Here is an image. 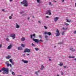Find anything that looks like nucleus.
<instances>
[{"mask_svg":"<svg viewBox=\"0 0 76 76\" xmlns=\"http://www.w3.org/2000/svg\"><path fill=\"white\" fill-rule=\"evenodd\" d=\"M21 4H24L23 6L24 7H27L28 6V3L26 0H24L22 2H21Z\"/></svg>","mask_w":76,"mask_h":76,"instance_id":"obj_1","label":"nucleus"},{"mask_svg":"<svg viewBox=\"0 0 76 76\" xmlns=\"http://www.w3.org/2000/svg\"><path fill=\"white\" fill-rule=\"evenodd\" d=\"M2 70L4 71L3 72V74H5V73H6V74H8V73H9V69L8 68H6L4 67H3L2 69Z\"/></svg>","mask_w":76,"mask_h":76,"instance_id":"obj_2","label":"nucleus"},{"mask_svg":"<svg viewBox=\"0 0 76 76\" xmlns=\"http://www.w3.org/2000/svg\"><path fill=\"white\" fill-rule=\"evenodd\" d=\"M56 37H58V36H59V35H60V31H59V30H58V29H56Z\"/></svg>","mask_w":76,"mask_h":76,"instance_id":"obj_3","label":"nucleus"},{"mask_svg":"<svg viewBox=\"0 0 76 76\" xmlns=\"http://www.w3.org/2000/svg\"><path fill=\"white\" fill-rule=\"evenodd\" d=\"M31 53V49L26 48L25 49L23 53Z\"/></svg>","mask_w":76,"mask_h":76,"instance_id":"obj_4","label":"nucleus"},{"mask_svg":"<svg viewBox=\"0 0 76 76\" xmlns=\"http://www.w3.org/2000/svg\"><path fill=\"white\" fill-rule=\"evenodd\" d=\"M16 36V35L15 34H11L10 35V37H12V38L13 39H15V37Z\"/></svg>","mask_w":76,"mask_h":76,"instance_id":"obj_5","label":"nucleus"},{"mask_svg":"<svg viewBox=\"0 0 76 76\" xmlns=\"http://www.w3.org/2000/svg\"><path fill=\"white\" fill-rule=\"evenodd\" d=\"M46 14L49 15H51V10H49L47 11Z\"/></svg>","mask_w":76,"mask_h":76,"instance_id":"obj_6","label":"nucleus"},{"mask_svg":"<svg viewBox=\"0 0 76 76\" xmlns=\"http://www.w3.org/2000/svg\"><path fill=\"white\" fill-rule=\"evenodd\" d=\"M32 39L33 41H35V42H39V40H38L37 39L33 38Z\"/></svg>","mask_w":76,"mask_h":76,"instance_id":"obj_7","label":"nucleus"},{"mask_svg":"<svg viewBox=\"0 0 76 76\" xmlns=\"http://www.w3.org/2000/svg\"><path fill=\"white\" fill-rule=\"evenodd\" d=\"M59 18L58 17H56L54 18V20L55 22H56V21H57V20Z\"/></svg>","mask_w":76,"mask_h":76,"instance_id":"obj_8","label":"nucleus"},{"mask_svg":"<svg viewBox=\"0 0 76 76\" xmlns=\"http://www.w3.org/2000/svg\"><path fill=\"white\" fill-rule=\"evenodd\" d=\"M35 34H34L33 35L32 34H31V38H32V37L33 36V37H34V38H35Z\"/></svg>","mask_w":76,"mask_h":76,"instance_id":"obj_9","label":"nucleus"},{"mask_svg":"<svg viewBox=\"0 0 76 76\" xmlns=\"http://www.w3.org/2000/svg\"><path fill=\"white\" fill-rule=\"evenodd\" d=\"M12 47V45H10L9 46H8L7 49L8 50H9L10 49V48H11Z\"/></svg>","mask_w":76,"mask_h":76,"instance_id":"obj_10","label":"nucleus"},{"mask_svg":"<svg viewBox=\"0 0 76 76\" xmlns=\"http://www.w3.org/2000/svg\"><path fill=\"white\" fill-rule=\"evenodd\" d=\"M22 61H23L24 63H28V61L24 60H22Z\"/></svg>","mask_w":76,"mask_h":76,"instance_id":"obj_11","label":"nucleus"},{"mask_svg":"<svg viewBox=\"0 0 76 76\" xmlns=\"http://www.w3.org/2000/svg\"><path fill=\"white\" fill-rule=\"evenodd\" d=\"M10 58H11V56L9 55H8L6 57V58H7V59H9Z\"/></svg>","mask_w":76,"mask_h":76,"instance_id":"obj_12","label":"nucleus"},{"mask_svg":"<svg viewBox=\"0 0 76 76\" xmlns=\"http://www.w3.org/2000/svg\"><path fill=\"white\" fill-rule=\"evenodd\" d=\"M58 66H62L63 65V62H60L59 64H58Z\"/></svg>","mask_w":76,"mask_h":76,"instance_id":"obj_13","label":"nucleus"},{"mask_svg":"<svg viewBox=\"0 0 76 76\" xmlns=\"http://www.w3.org/2000/svg\"><path fill=\"white\" fill-rule=\"evenodd\" d=\"M16 28H19L20 26L17 23H16Z\"/></svg>","mask_w":76,"mask_h":76,"instance_id":"obj_14","label":"nucleus"},{"mask_svg":"<svg viewBox=\"0 0 76 76\" xmlns=\"http://www.w3.org/2000/svg\"><path fill=\"white\" fill-rule=\"evenodd\" d=\"M18 50H22V48L21 47H19L18 48Z\"/></svg>","mask_w":76,"mask_h":76,"instance_id":"obj_15","label":"nucleus"},{"mask_svg":"<svg viewBox=\"0 0 76 76\" xmlns=\"http://www.w3.org/2000/svg\"><path fill=\"white\" fill-rule=\"evenodd\" d=\"M25 40V37H22L21 39V40L22 41H24Z\"/></svg>","mask_w":76,"mask_h":76,"instance_id":"obj_16","label":"nucleus"},{"mask_svg":"<svg viewBox=\"0 0 76 76\" xmlns=\"http://www.w3.org/2000/svg\"><path fill=\"white\" fill-rule=\"evenodd\" d=\"M70 50L72 51H75V50H74L73 48H71L70 49Z\"/></svg>","mask_w":76,"mask_h":76,"instance_id":"obj_17","label":"nucleus"},{"mask_svg":"<svg viewBox=\"0 0 76 76\" xmlns=\"http://www.w3.org/2000/svg\"><path fill=\"white\" fill-rule=\"evenodd\" d=\"M44 66L43 65H42L41 66V68H40V70H43V69H44Z\"/></svg>","mask_w":76,"mask_h":76,"instance_id":"obj_18","label":"nucleus"},{"mask_svg":"<svg viewBox=\"0 0 76 76\" xmlns=\"http://www.w3.org/2000/svg\"><path fill=\"white\" fill-rule=\"evenodd\" d=\"M48 35H49L50 36L51 35V33L50 32H48L47 33Z\"/></svg>","mask_w":76,"mask_h":76,"instance_id":"obj_19","label":"nucleus"},{"mask_svg":"<svg viewBox=\"0 0 76 76\" xmlns=\"http://www.w3.org/2000/svg\"><path fill=\"white\" fill-rule=\"evenodd\" d=\"M66 22H69V23H70V22H72V20H69L68 19H66Z\"/></svg>","mask_w":76,"mask_h":76,"instance_id":"obj_20","label":"nucleus"},{"mask_svg":"<svg viewBox=\"0 0 76 76\" xmlns=\"http://www.w3.org/2000/svg\"><path fill=\"white\" fill-rule=\"evenodd\" d=\"M35 50H36V51H38V50H39V48H34Z\"/></svg>","mask_w":76,"mask_h":76,"instance_id":"obj_21","label":"nucleus"},{"mask_svg":"<svg viewBox=\"0 0 76 76\" xmlns=\"http://www.w3.org/2000/svg\"><path fill=\"white\" fill-rule=\"evenodd\" d=\"M62 29L63 30H67V29L66 28L63 27Z\"/></svg>","mask_w":76,"mask_h":76,"instance_id":"obj_22","label":"nucleus"},{"mask_svg":"<svg viewBox=\"0 0 76 76\" xmlns=\"http://www.w3.org/2000/svg\"><path fill=\"white\" fill-rule=\"evenodd\" d=\"M21 46L22 47H25V45H24V44H21Z\"/></svg>","mask_w":76,"mask_h":76,"instance_id":"obj_23","label":"nucleus"},{"mask_svg":"<svg viewBox=\"0 0 76 76\" xmlns=\"http://www.w3.org/2000/svg\"><path fill=\"white\" fill-rule=\"evenodd\" d=\"M12 75H13L14 76V75H15V73L14 72H12Z\"/></svg>","mask_w":76,"mask_h":76,"instance_id":"obj_24","label":"nucleus"},{"mask_svg":"<svg viewBox=\"0 0 76 76\" xmlns=\"http://www.w3.org/2000/svg\"><path fill=\"white\" fill-rule=\"evenodd\" d=\"M64 25H66V26H68L69 25V24L67 23H65L64 24Z\"/></svg>","mask_w":76,"mask_h":76,"instance_id":"obj_25","label":"nucleus"},{"mask_svg":"<svg viewBox=\"0 0 76 76\" xmlns=\"http://www.w3.org/2000/svg\"><path fill=\"white\" fill-rule=\"evenodd\" d=\"M65 32H66V31H63V32L62 33V35H64V33Z\"/></svg>","mask_w":76,"mask_h":76,"instance_id":"obj_26","label":"nucleus"},{"mask_svg":"<svg viewBox=\"0 0 76 76\" xmlns=\"http://www.w3.org/2000/svg\"><path fill=\"white\" fill-rule=\"evenodd\" d=\"M12 17L11 16H10L9 17V19H12Z\"/></svg>","mask_w":76,"mask_h":76,"instance_id":"obj_27","label":"nucleus"},{"mask_svg":"<svg viewBox=\"0 0 76 76\" xmlns=\"http://www.w3.org/2000/svg\"><path fill=\"white\" fill-rule=\"evenodd\" d=\"M35 73L36 75H38V72H35Z\"/></svg>","mask_w":76,"mask_h":76,"instance_id":"obj_28","label":"nucleus"},{"mask_svg":"<svg viewBox=\"0 0 76 76\" xmlns=\"http://www.w3.org/2000/svg\"><path fill=\"white\" fill-rule=\"evenodd\" d=\"M59 44H63V42H60L59 43Z\"/></svg>","mask_w":76,"mask_h":76,"instance_id":"obj_29","label":"nucleus"},{"mask_svg":"<svg viewBox=\"0 0 76 76\" xmlns=\"http://www.w3.org/2000/svg\"><path fill=\"white\" fill-rule=\"evenodd\" d=\"M61 75H64V73H63V72L62 71H61Z\"/></svg>","mask_w":76,"mask_h":76,"instance_id":"obj_30","label":"nucleus"},{"mask_svg":"<svg viewBox=\"0 0 76 76\" xmlns=\"http://www.w3.org/2000/svg\"><path fill=\"white\" fill-rule=\"evenodd\" d=\"M9 61L11 63H12V59H10L9 60Z\"/></svg>","mask_w":76,"mask_h":76,"instance_id":"obj_31","label":"nucleus"},{"mask_svg":"<svg viewBox=\"0 0 76 76\" xmlns=\"http://www.w3.org/2000/svg\"><path fill=\"white\" fill-rule=\"evenodd\" d=\"M1 47H2V44H1L0 45V49L1 48Z\"/></svg>","mask_w":76,"mask_h":76,"instance_id":"obj_32","label":"nucleus"},{"mask_svg":"<svg viewBox=\"0 0 76 76\" xmlns=\"http://www.w3.org/2000/svg\"><path fill=\"white\" fill-rule=\"evenodd\" d=\"M64 68H68V66H64Z\"/></svg>","mask_w":76,"mask_h":76,"instance_id":"obj_33","label":"nucleus"},{"mask_svg":"<svg viewBox=\"0 0 76 76\" xmlns=\"http://www.w3.org/2000/svg\"><path fill=\"white\" fill-rule=\"evenodd\" d=\"M6 40H7V41H9V38H6Z\"/></svg>","mask_w":76,"mask_h":76,"instance_id":"obj_34","label":"nucleus"},{"mask_svg":"<svg viewBox=\"0 0 76 76\" xmlns=\"http://www.w3.org/2000/svg\"><path fill=\"white\" fill-rule=\"evenodd\" d=\"M39 37L40 38H42V36L40 35H39Z\"/></svg>","mask_w":76,"mask_h":76,"instance_id":"obj_35","label":"nucleus"},{"mask_svg":"<svg viewBox=\"0 0 76 76\" xmlns=\"http://www.w3.org/2000/svg\"><path fill=\"white\" fill-rule=\"evenodd\" d=\"M44 34H45V35H47V32H45Z\"/></svg>","mask_w":76,"mask_h":76,"instance_id":"obj_36","label":"nucleus"},{"mask_svg":"<svg viewBox=\"0 0 76 76\" xmlns=\"http://www.w3.org/2000/svg\"><path fill=\"white\" fill-rule=\"evenodd\" d=\"M37 0V1L38 3H39V1H40V0Z\"/></svg>","mask_w":76,"mask_h":76,"instance_id":"obj_37","label":"nucleus"},{"mask_svg":"<svg viewBox=\"0 0 76 76\" xmlns=\"http://www.w3.org/2000/svg\"><path fill=\"white\" fill-rule=\"evenodd\" d=\"M44 28H45V29H47L48 28L47 27L45 26H44Z\"/></svg>","mask_w":76,"mask_h":76,"instance_id":"obj_38","label":"nucleus"},{"mask_svg":"<svg viewBox=\"0 0 76 76\" xmlns=\"http://www.w3.org/2000/svg\"><path fill=\"white\" fill-rule=\"evenodd\" d=\"M45 38H46V39L47 38H48V36H45Z\"/></svg>","mask_w":76,"mask_h":76,"instance_id":"obj_39","label":"nucleus"},{"mask_svg":"<svg viewBox=\"0 0 76 76\" xmlns=\"http://www.w3.org/2000/svg\"><path fill=\"white\" fill-rule=\"evenodd\" d=\"M31 45L32 46H35V45L34 43H32Z\"/></svg>","mask_w":76,"mask_h":76,"instance_id":"obj_40","label":"nucleus"},{"mask_svg":"<svg viewBox=\"0 0 76 76\" xmlns=\"http://www.w3.org/2000/svg\"><path fill=\"white\" fill-rule=\"evenodd\" d=\"M49 5H51V2H49Z\"/></svg>","mask_w":76,"mask_h":76,"instance_id":"obj_41","label":"nucleus"},{"mask_svg":"<svg viewBox=\"0 0 76 76\" xmlns=\"http://www.w3.org/2000/svg\"><path fill=\"white\" fill-rule=\"evenodd\" d=\"M39 41H41V42H43V41L41 39L39 40Z\"/></svg>","mask_w":76,"mask_h":76,"instance_id":"obj_42","label":"nucleus"},{"mask_svg":"<svg viewBox=\"0 0 76 76\" xmlns=\"http://www.w3.org/2000/svg\"><path fill=\"white\" fill-rule=\"evenodd\" d=\"M9 65H10L9 64H7V67H9Z\"/></svg>","mask_w":76,"mask_h":76,"instance_id":"obj_43","label":"nucleus"},{"mask_svg":"<svg viewBox=\"0 0 76 76\" xmlns=\"http://www.w3.org/2000/svg\"><path fill=\"white\" fill-rule=\"evenodd\" d=\"M2 10L3 12H4V9H2Z\"/></svg>","mask_w":76,"mask_h":76,"instance_id":"obj_44","label":"nucleus"},{"mask_svg":"<svg viewBox=\"0 0 76 76\" xmlns=\"http://www.w3.org/2000/svg\"><path fill=\"white\" fill-rule=\"evenodd\" d=\"M40 70H38L37 72V73H39V72H40Z\"/></svg>","mask_w":76,"mask_h":76,"instance_id":"obj_45","label":"nucleus"},{"mask_svg":"<svg viewBox=\"0 0 76 76\" xmlns=\"http://www.w3.org/2000/svg\"><path fill=\"white\" fill-rule=\"evenodd\" d=\"M74 34H76V30L75 31H74Z\"/></svg>","mask_w":76,"mask_h":76,"instance_id":"obj_46","label":"nucleus"},{"mask_svg":"<svg viewBox=\"0 0 76 76\" xmlns=\"http://www.w3.org/2000/svg\"><path fill=\"white\" fill-rule=\"evenodd\" d=\"M38 22H39V23H41V21H39Z\"/></svg>","mask_w":76,"mask_h":76,"instance_id":"obj_47","label":"nucleus"},{"mask_svg":"<svg viewBox=\"0 0 76 76\" xmlns=\"http://www.w3.org/2000/svg\"><path fill=\"white\" fill-rule=\"evenodd\" d=\"M46 17L47 18H49V17L48 16H46Z\"/></svg>","mask_w":76,"mask_h":76,"instance_id":"obj_48","label":"nucleus"},{"mask_svg":"<svg viewBox=\"0 0 76 76\" xmlns=\"http://www.w3.org/2000/svg\"><path fill=\"white\" fill-rule=\"evenodd\" d=\"M69 58H72V56H69Z\"/></svg>","mask_w":76,"mask_h":76,"instance_id":"obj_49","label":"nucleus"},{"mask_svg":"<svg viewBox=\"0 0 76 76\" xmlns=\"http://www.w3.org/2000/svg\"><path fill=\"white\" fill-rule=\"evenodd\" d=\"M12 63V64L14 65L15 64H14V63L13 62H11Z\"/></svg>","mask_w":76,"mask_h":76,"instance_id":"obj_50","label":"nucleus"},{"mask_svg":"<svg viewBox=\"0 0 76 76\" xmlns=\"http://www.w3.org/2000/svg\"><path fill=\"white\" fill-rule=\"evenodd\" d=\"M9 65L10 67H12V65L11 64H10Z\"/></svg>","mask_w":76,"mask_h":76,"instance_id":"obj_51","label":"nucleus"},{"mask_svg":"<svg viewBox=\"0 0 76 76\" xmlns=\"http://www.w3.org/2000/svg\"><path fill=\"white\" fill-rule=\"evenodd\" d=\"M26 55H27V56H29V54H26Z\"/></svg>","mask_w":76,"mask_h":76,"instance_id":"obj_52","label":"nucleus"},{"mask_svg":"<svg viewBox=\"0 0 76 76\" xmlns=\"http://www.w3.org/2000/svg\"><path fill=\"white\" fill-rule=\"evenodd\" d=\"M12 0H10V2H11V1H12Z\"/></svg>","mask_w":76,"mask_h":76,"instance_id":"obj_53","label":"nucleus"},{"mask_svg":"<svg viewBox=\"0 0 76 76\" xmlns=\"http://www.w3.org/2000/svg\"><path fill=\"white\" fill-rule=\"evenodd\" d=\"M75 58V56H72V58Z\"/></svg>","mask_w":76,"mask_h":76,"instance_id":"obj_54","label":"nucleus"},{"mask_svg":"<svg viewBox=\"0 0 76 76\" xmlns=\"http://www.w3.org/2000/svg\"><path fill=\"white\" fill-rule=\"evenodd\" d=\"M64 2V0H62L63 2Z\"/></svg>","mask_w":76,"mask_h":76,"instance_id":"obj_55","label":"nucleus"},{"mask_svg":"<svg viewBox=\"0 0 76 76\" xmlns=\"http://www.w3.org/2000/svg\"><path fill=\"white\" fill-rule=\"evenodd\" d=\"M55 1V2H56V3L57 2V1Z\"/></svg>","mask_w":76,"mask_h":76,"instance_id":"obj_56","label":"nucleus"},{"mask_svg":"<svg viewBox=\"0 0 76 76\" xmlns=\"http://www.w3.org/2000/svg\"><path fill=\"white\" fill-rule=\"evenodd\" d=\"M28 20H29V18H28Z\"/></svg>","mask_w":76,"mask_h":76,"instance_id":"obj_57","label":"nucleus"},{"mask_svg":"<svg viewBox=\"0 0 76 76\" xmlns=\"http://www.w3.org/2000/svg\"><path fill=\"white\" fill-rule=\"evenodd\" d=\"M75 7H76V3L75 4Z\"/></svg>","mask_w":76,"mask_h":76,"instance_id":"obj_58","label":"nucleus"},{"mask_svg":"<svg viewBox=\"0 0 76 76\" xmlns=\"http://www.w3.org/2000/svg\"><path fill=\"white\" fill-rule=\"evenodd\" d=\"M11 16H13V14H11Z\"/></svg>","mask_w":76,"mask_h":76,"instance_id":"obj_59","label":"nucleus"},{"mask_svg":"<svg viewBox=\"0 0 76 76\" xmlns=\"http://www.w3.org/2000/svg\"><path fill=\"white\" fill-rule=\"evenodd\" d=\"M0 72H1V70H0Z\"/></svg>","mask_w":76,"mask_h":76,"instance_id":"obj_60","label":"nucleus"},{"mask_svg":"<svg viewBox=\"0 0 76 76\" xmlns=\"http://www.w3.org/2000/svg\"><path fill=\"white\" fill-rule=\"evenodd\" d=\"M56 76H59V75H57Z\"/></svg>","mask_w":76,"mask_h":76,"instance_id":"obj_61","label":"nucleus"},{"mask_svg":"<svg viewBox=\"0 0 76 76\" xmlns=\"http://www.w3.org/2000/svg\"><path fill=\"white\" fill-rule=\"evenodd\" d=\"M22 76V75H18V76Z\"/></svg>","mask_w":76,"mask_h":76,"instance_id":"obj_62","label":"nucleus"},{"mask_svg":"<svg viewBox=\"0 0 76 76\" xmlns=\"http://www.w3.org/2000/svg\"><path fill=\"white\" fill-rule=\"evenodd\" d=\"M75 61H76V58L75 59Z\"/></svg>","mask_w":76,"mask_h":76,"instance_id":"obj_63","label":"nucleus"},{"mask_svg":"<svg viewBox=\"0 0 76 76\" xmlns=\"http://www.w3.org/2000/svg\"><path fill=\"white\" fill-rule=\"evenodd\" d=\"M33 18H34V16H33Z\"/></svg>","mask_w":76,"mask_h":76,"instance_id":"obj_64","label":"nucleus"}]
</instances>
